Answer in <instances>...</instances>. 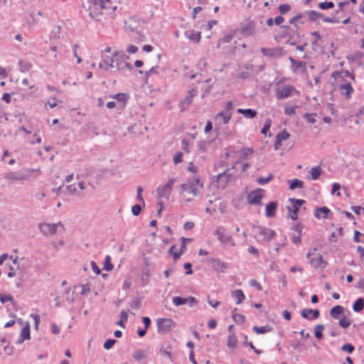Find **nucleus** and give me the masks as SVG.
<instances>
[{"label":"nucleus","instance_id":"4","mask_svg":"<svg viewBox=\"0 0 364 364\" xmlns=\"http://www.w3.org/2000/svg\"><path fill=\"white\" fill-rule=\"evenodd\" d=\"M292 207H287L288 216L293 220L298 219V211L300 207L305 203V200L302 199L289 198Z\"/></svg>","mask_w":364,"mask_h":364},{"label":"nucleus","instance_id":"41","mask_svg":"<svg viewBox=\"0 0 364 364\" xmlns=\"http://www.w3.org/2000/svg\"><path fill=\"white\" fill-rule=\"evenodd\" d=\"M289 134L288 132H287L285 130L282 131V132H279L277 136H276V139H278L279 141H285L287 139H289Z\"/></svg>","mask_w":364,"mask_h":364},{"label":"nucleus","instance_id":"56","mask_svg":"<svg viewBox=\"0 0 364 364\" xmlns=\"http://www.w3.org/2000/svg\"><path fill=\"white\" fill-rule=\"evenodd\" d=\"M116 343V340L114 339H107L105 343H104V348L107 350H109L113 346L114 344Z\"/></svg>","mask_w":364,"mask_h":364},{"label":"nucleus","instance_id":"32","mask_svg":"<svg viewBox=\"0 0 364 364\" xmlns=\"http://www.w3.org/2000/svg\"><path fill=\"white\" fill-rule=\"evenodd\" d=\"M237 339L235 334H231L228 337L227 346L228 348H235L237 346Z\"/></svg>","mask_w":364,"mask_h":364},{"label":"nucleus","instance_id":"42","mask_svg":"<svg viewBox=\"0 0 364 364\" xmlns=\"http://www.w3.org/2000/svg\"><path fill=\"white\" fill-rule=\"evenodd\" d=\"M132 38L139 42H143L146 41V36L141 31H136L133 33Z\"/></svg>","mask_w":364,"mask_h":364},{"label":"nucleus","instance_id":"44","mask_svg":"<svg viewBox=\"0 0 364 364\" xmlns=\"http://www.w3.org/2000/svg\"><path fill=\"white\" fill-rule=\"evenodd\" d=\"M113 265L111 263V257L109 255H107L105 257V261L104 262V269L106 271H111L113 269Z\"/></svg>","mask_w":364,"mask_h":364},{"label":"nucleus","instance_id":"48","mask_svg":"<svg viewBox=\"0 0 364 364\" xmlns=\"http://www.w3.org/2000/svg\"><path fill=\"white\" fill-rule=\"evenodd\" d=\"M195 96V90H191L188 92V96L183 100V102L186 105H189L192 102V99Z\"/></svg>","mask_w":364,"mask_h":364},{"label":"nucleus","instance_id":"59","mask_svg":"<svg viewBox=\"0 0 364 364\" xmlns=\"http://www.w3.org/2000/svg\"><path fill=\"white\" fill-rule=\"evenodd\" d=\"M311 314V309H304L301 312V315L303 318L311 320V317L309 315Z\"/></svg>","mask_w":364,"mask_h":364},{"label":"nucleus","instance_id":"14","mask_svg":"<svg viewBox=\"0 0 364 364\" xmlns=\"http://www.w3.org/2000/svg\"><path fill=\"white\" fill-rule=\"evenodd\" d=\"M339 90H341V94L347 99L350 97L351 94L353 92V88L350 82H346L339 85Z\"/></svg>","mask_w":364,"mask_h":364},{"label":"nucleus","instance_id":"15","mask_svg":"<svg viewBox=\"0 0 364 364\" xmlns=\"http://www.w3.org/2000/svg\"><path fill=\"white\" fill-rule=\"evenodd\" d=\"M241 33L247 36H253L255 34V23L253 21L248 22L241 30Z\"/></svg>","mask_w":364,"mask_h":364},{"label":"nucleus","instance_id":"33","mask_svg":"<svg viewBox=\"0 0 364 364\" xmlns=\"http://www.w3.org/2000/svg\"><path fill=\"white\" fill-rule=\"evenodd\" d=\"M289 188L291 190H294L296 188H303V185H304L303 181H301L297 178H294L291 181H289Z\"/></svg>","mask_w":364,"mask_h":364},{"label":"nucleus","instance_id":"47","mask_svg":"<svg viewBox=\"0 0 364 364\" xmlns=\"http://www.w3.org/2000/svg\"><path fill=\"white\" fill-rule=\"evenodd\" d=\"M350 323V321L348 320L346 316H343V318L339 319L338 322L339 326L344 328L349 327Z\"/></svg>","mask_w":364,"mask_h":364},{"label":"nucleus","instance_id":"20","mask_svg":"<svg viewBox=\"0 0 364 364\" xmlns=\"http://www.w3.org/2000/svg\"><path fill=\"white\" fill-rule=\"evenodd\" d=\"M344 312V308L342 306L337 305L331 309L330 315L334 319H338L340 316Z\"/></svg>","mask_w":364,"mask_h":364},{"label":"nucleus","instance_id":"29","mask_svg":"<svg viewBox=\"0 0 364 364\" xmlns=\"http://www.w3.org/2000/svg\"><path fill=\"white\" fill-rule=\"evenodd\" d=\"M322 173V169L320 166H314L311 169V179L317 180Z\"/></svg>","mask_w":364,"mask_h":364},{"label":"nucleus","instance_id":"30","mask_svg":"<svg viewBox=\"0 0 364 364\" xmlns=\"http://www.w3.org/2000/svg\"><path fill=\"white\" fill-rule=\"evenodd\" d=\"M30 326H29V323H27L26 326L25 327H23L21 331V336L22 338V341L21 342L23 341V340H28L30 338ZM18 343H21V341H19Z\"/></svg>","mask_w":364,"mask_h":364},{"label":"nucleus","instance_id":"31","mask_svg":"<svg viewBox=\"0 0 364 364\" xmlns=\"http://www.w3.org/2000/svg\"><path fill=\"white\" fill-rule=\"evenodd\" d=\"M231 116L232 113L220 112L215 116V119H222L224 124H228L231 118Z\"/></svg>","mask_w":364,"mask_h":364},{"label":"nucleus","instance_id":"37","mask_svg":"<svg viewBox=\"0 0 364 364\" xmlns=\"http://www.w3.org/2000/svg\"><path fill=\"white\" fill-rule=\"evenodd\" d=\"M186 35L190 39L191 41L198 43L200 40V32H192L191 34L188 35L187 33H186Z\"/></svg>","mask_w":364,"mask_h":364},{"label":"nucleus","instance_id":"57","mask_svg":"<svg viewBox=\"0 0 364 364\" xmlns=\"http://www.w3.org/2000/svg\"><path fill=\"white\" fill-rule=\"evenodd\" d=\"M291 7L289 4H281L279 6V10L282 14H284L290 10Z\"/></svg>","mask_w":364,"mask_h":364},{"label":"nucleus","instance_id":"39","mask_svg":"<svg viewBox=\"0 0 364 364\" xmlns=\"http://www.w3.org/2000/svg\"><path fill=\"white\" fill-rule=\"evenodd\" d=\"M150 273L149 271L143 272L141 274V285L146 286L149 283Z\"/></svg>","mask_w":364,"mask_h":364},{"label":"nucleus","instance_id":"3","mask_svg":"<svg viewBox=\"0 0 364 364\" xmlns=\"http://www.w3.org/2000/svg\"><path fill=\"white\" fill-rule=\"evenodd\" d=\"M125 54L122 52H115L110 58L108 57V65L110 69L119 70L122 68L123 64L126 66L128 63L124 62Z\"/></svg>","mask_w":364,"mask_h":364},{"label":"nucleus","instance_id":"43","mask_svg":"<svg viewBox=\"0 0 364 364\" xmlns=\"http://www.w3.org/2000/svg\"><path fill=\"white\" fill-rule=\"evenodd\" d=\"M316 115L317 114L316 113H311V114L306 113L304 114V117L308 123L314 124L316 122V120L315 119V117Z\"/></svg>","mask_w":364,"mask_h":364},{"label":"nucleus","instance_id":"63","mask_svg":"<svg viewBox=\"0 0 364 364\" xmlns=\"http://www.w3.org/2000/svg\"><path fill=\"white\" fill-rule=\"evenodd\" d=\"M81 292L80 294L82 295H85L87 293L90 292V285L88 284H82L81 285Z\"/></svg>","mask_w":364,"mask_h":364},{"label":"nucleus","instance_id":"25","mask_svg":"<svg viewBox=\"0 0 364 364\" xmlns=\"http://www.w3.org/2000/svg\"><path fill=\"white\" fill-rule=\"evenodd\" d=\"M156 193L159 198H165L166 199H168L171 196V191L168 189H165V186H163L162 188H157Z\"/></svg>","mask_w":364,"mask_h":364},{"label":"nucleus","instance_id":"51","mask_svg":"<svg viewBox=\"0 0 364 364\" xmlns=\"http://www.w3.org/2000/svg\"><path fill=\"white\" fill-rule=\"evenodd\" d=\"M142 192H143V188L141 186H138L137 187L136 200L139 202H142L143 205L144 206L145 202H144L143 196H142Z\"/></svg>","mask_w":364,"mask_h":364},{"label":"nucleus","instance_id":"35","mask_svg":"<svg viewBox=\"0 0 364 364\" xmlns=\"http://www.w3.org/2000/svg\"><path fill=\"white\" fill-rule=\"evenodd\" d=\"M172 301L175 306H178L181 305L186 304H187V298L185 299V298L180 297V296H174L172 299Z\"/></svg>","mask_w":364,"mask_h":364},{"label":"nucleus","instance_id":"36","mask_svg":"<svg viewBox=\"0 0 364 364\" xmlns=\"http://www.w3.org/2000/svg\"><path fill=\"white\" fill-rule=\"evenodd\" d=\"M308 14H309V20L311 21H315L319 18H323V16L322 14L317 12L316 11H310L308 12Z\"/></svg>","mask_w":364,"mask_h":364},{"label":"nucleus","instance_id":"60","mask_svg":"<svg viewBox=\"0 0 364 364\" xmlns=\"http://www.w3.org/2000/svg\"><path fill=\"white\" fill-rule=\"evenodd\" d=\"M182 156L183 154L181 152H178L176 154V155L173 156V163L175 164H178L182 161Z\"/></svg>","mask_w":364,"mask_h":364},{"label":"nucleus","instance_id":"12","mask_svg":"<svg viewBox=\"0 0 364 364\" xmlns=\"http://www.w3.org/2000/svg\"><path fill=\"white\" fill-rule=\"evenodd\" d=\"M215 235L218 236V240L223 243H228L232 240V237L225 232V230L219 227L215 230Z\"/></svg>","mask_w":364,"mask_h":364},{"label":"nucleus","instance_id":"49","mask_svg":"<svg viewBox=\"0 0 364 364\" xmlns=\"http://www.w3.org/2000/svg\"><path fill=\"white\" fill-rule=\"evenodd\" d=\"M273 176L272 174H269L267 177L266 178H264V177H259L257 179V182L259 183V184H265V183H267L268 182H269L272 178Z\"/></svg>","mask_w":364,"mask_h":364},{"label":"nucleus","instance_id":"53","mask_svg":"<svg viewBox=\"0 0 364 364\" xmlns=\"http://www.w3.org/2000/svg\"><path fill=\"white\" fill-rule=\"evenodd\" d=\"M141 206L140 205H134L132 206V213L134 215V216H137L139 215V213H141Z\"/></svg>","mask_w":364,"mask_h":364},{"label":"nucleus","instance_id":"5","mask_svg":"<svg viewBox=\"0 0 364 364\" xmlns=\"http://www.w3.org/2000/svg\"><path fill=\"white\" fill-rule=\"evenodd\" d=\"M156 323L158 332L161 334L167 333L175 326V323L171 318H159Z\"/></svg>","mask_w":364,"mask_h":364},{"label":"nucleus","instance_id":"34","mask_svg":"<svg viewBox=\"0 0 364 364\" xmlns=\"http://www.w3.org/2000/svg\"><path fill=\"white\" fill-rule=\"evenodd\" d=\"M323 329L324 326L323 324H317L314 327V335L318 340L321 339L323 337L322 331Z\"/></svg>","mask_w":364,"mask_h":364},{"label":"nucleus","instance_id":"8","mask_svg":"<svg viewBox=\"0 0 364 364\" xmlns=\"http://www.w3.org/2000/svg\"><path fill=\"white\" fill-rule=\"evenodd\" d=\"M256 235L261 239L270 240L274 235L275 232L271 229L259 226L255 228Z\"/></svg>","mask_w":364,"mask_h":364},{"label":"nucleus","instance_id":"11","mask_svg":"<svg viewBox=\"0 0 364 364\" xmlns=\"http://www.w3.org/2000/svg\"><path fill=\"white\" fill-rule=\"evenodd\" d=\"M295 88L290 85H285L282 88L277 90L276 92L277 98L279 100L289 97Z\"/></svg>","mask_w":364,"mask_h":364},{"label":"nucleus","instance_id":"21","mask_svg":"<svg viewBox=\"0 0 364 364\" xmlns=\"http://www.w3.org/2000/svg\"><path fill=\"white\" fill-rule=\"evenodd\" d=\"M231 296L236 299V304H241L245 299L243 291L240 289L232 291Z\"/></svg>","mask_w":364,"mask_h":364},{"label":"nucleus","instance_id":"24","mask_svg":"<svg viewBox=\"0 0 364 364\" xmlns=\"http://www.w3.org/2000/svg\"><path fill=\"white\" fill-rule=\"evenodd\" d=\"M237 112L248 119H252L257 116V112L252 109H238Z\"/></svg>","mask_w":364,"mask_h":364},{"label":"nucleus","instance_id":"9","mask_svg":"<svg viewBox=\"0 0 364 364\" xmlns=\"http://www.w3.org/2000/svg\"><path fill=\"white\" fill-rule=\"evenodd\" d=\"M260 50L264 56L269 58H279L282 55V48L279 47L272 48H262Z\"/></svg>","mask_w":364,"mask_h":364},{"label":"nucleus","instance_id":"16","mask_svg":"<svg viewBox=\"0 0 364 364\" xmlns=\"http://www.w3.org/2000/svg\"><path fill=\"white\" fill-rule=\"evenodd\" d=\"M310 263L315 268L323 269L326 267L327 263L323 259L321 255H318L317 257L310 259Z\"/></svg>","mask_w":364,"mask_h":364},{"label":"nucleus","instance_id":"2","mask_svg":"<svg viewBox=\"0 0 364 364\" xmlns=\"http://www.w3.org/2000/svg\"><path fill=\"white\" fill-rule=\"evenodd\" d=\"M203 186V184L200 182V179L196 178L188 181L187 183L181 184L180 193L181 195H183L186 202H191L192 197L200 195Z\"/></svg>","mask_w":364,"mask_h":364},{"label":"nucleus","instance_id":"38","mask_svg":"<svg viewBox=\"0 0 364 364\" xmlns=\"http://www.w3.org/2000/svg\"><path fill=\"white\" fill-rule=\"evenodd\" d=\"M133 357L136 360L139 361L141 360L145 359L146 355L144 350H138L133 353Z\"/></svg>","mask_w":364,"mask_h":364},{"label":"nucleus","instance_id":"7","mask_svg":"<svg viewBox=\"0 0 364 364\" xmlns=\"http://www.w3.org/2000/svg\"><path fill=\"white\" fill-rule=\"evenodd\" d=\"M58 227H61L63 228V225L60 223H41L39 224L40 230L46 236L53 235L57 232Z\"/></svg>","mask_w":364,"mask_h":364},{"label":"nucleus","instance_id":"40","mask_svg":"<svg viewBox=\"0 0 364 364\" xmlns=\"http://www.w3.org/2000/svg\"><path fill=\"white\" fill-rule=\"evenodd\" d=\"M252 153H253L252 149H250V148L242 149V154L240 155V159L242 160H246L249 156L252 154Z\"/></svg>","mask_w":364,"mask_h":364},{"label":"nucleus","instance_id":"52","mask_svg":"<svg viewBox=\"0 0 364 364\" xmlns=\"http://www.w3.org/2000/svg\"><path fill=\"white\" fill-rule=\"evenodd\" d=\"M341 350L351 353L354 350V346L350 343H345L341 347Z\"/></svg>","mask_w":364,"mask_h":364},{"label":"nucleus","instance_id":"61","mask_svg":"<svg viewBox=\"0 0 364 364\" xmlns=\"http://www.w3.org/2000/svg\"><path fill=\"white\" fill-rule=\"evenodd\" d=\"M297 107V106L294 107H287L284 109V113L287 115H293L295 112V109Z\"/></svg>","mask_w":364,"mask_h":364},{"label":"nucleus","instance_id":"55","mask_svg":"<svg viewBox=\"0 0 364 364\" xmlns=\"http://www.w3.org/2000/svg\"><path fill=\"white\" fill-rule=\"evenodd\" d=\"M271 124H272V121L270 119H267L265 122H264V125L262 129V133L263 134H267V132L269 129L270 127H271Z\"/></svg>","mask_w":364,"mask_h":364},{"label":"nucleus","instance_id":"58","mask_svg":"<svg viewBox=\"0 0 364 364\" xmlns=\"http://www.w3.org/2000/svg\"><path fill=\"white\" fill-rule=\"evenodd\" d=\"M47 55H50L53 59H56L58 57L57 55V47L53 46L50 48V50L47 53Z\"/></svg>","mask_w":364,"mask_h":364},{"label":"nucleus","instance_id":"19","mask_svg":"<svg viewBox=\"0 0 364 364\" xmlns=\"http://www.w3.org/2000/svg\"><path fill=\"white\" fill-rule=\"evenodd\" d=\"M277 208V203L276 202H270L266 206V216L268 218H272L275 216V211Z\"/></svg>","mask_w":364,"mask_h":364},{"label":"nucleus","instance_id":"54","mask_svg":"<svg viewBox=\"0 0 364 364\" xmlns=\"http://www.w3.org/2000/svg\"><path fill=\"white\" fill-rule=\"evenodd\" d=\"M61 27L60 26H58L55 28V29L51 33V37L55 39L60 38Z\"/></svg>","mask_w":364,"mask_h":364},{"label":"nucleus","instance_id":"45","mask_svg":"<svg viewBox=\"0 0 364 364\" xmlns=\"http://www.w3.org/2000/svg\"><path fill=\"white\" fill-rule=\"evenodd\" d=\"M333 6L334 4L332 1H324L318 4V7L323 10L332 9Z\"/></svg>","mask_w":364,"mask_h":364},{"label":"nucleus","instance_id":"26","mask_svg":"<svg viewBox=\"0 0 364 364\" xmlns=\"http://www.w3.org/2000/svg\"><path fill=\"white\" fill-rule=\"evenodd\" d=\"M253 331L258 334L266 333L272 331V328L269 325L263 326H254Z\"/></svg>","mask_w":364,"mask_h":364},{"label":"nucleus","instance_id":"10","mask_svg":"<svg viewBox=\"0 0 364 364\" xmlns=\"http://www.w3.org/2000/svg\"><path fill=\"white\" fill-rule=\"evenodd\" d=\"M262 191L260 188L251 191L247 196L248 203L252 205H259L262 198Z\"/></svg>","mask_w":364,"mask_h":364},{"label":"nucleus","instance_id":"18","mask_svg":"<svg viewBox=\"0 0 364 364\" xmlns=\"http://www.w3.org/2000/svg\"><path fill=\"white\" fill-rule=\"evenodd\" d=\"M289 60L291 62L292 67L294 68V72H296L299 68H301L302 69V72L305 73V71H306V62L297 61V60H294L291 57H289Z\"/></svg>","mask_w":364,"mask_h":364},{"label":"nucleus","instance_id":"23","mask_svg":"<svg viewBox=\"0 0 364 364\" xmlns=\"http://www.w3.org/2000/svg\"><path fill=\"white\" fill-rule=\"evenodd\" d=\"M330 213V210L323 206V207H321V208H316L314 211V216L315 218H316L317 219H320L321 218V213L323 214V218H328V214Z\"/></svg>","mask_w":364,"mask_h":364},{"label":"nucleus","instance_id":"13","mask_svg":"<svg viewBox=\"0 0 364 364\" xmlns=\"http://www.w3.org/2000/svg\"><path fill=\"white\" fill-rule=\"evenodd\" d=\"M208 260L212 263L213 268L216 271H220L223 272L224 269L228 268V264L225 262L217 258L212 257L209 258Z\"/></svg>","mask_w":364,"mask_h":364},{"label":"nucleus","instance_id":"6","mask_svg":"<svg viewBox=\"0 0 364 364\" xmlns=\"http://www.w3.org/2000/svg\"><path fill=\"white\" fill-rule=\"evenodd\" d=\"M230 169H227L223 173L217 175V181L218 186L224 188L229 182H232L235 179V176L229 173Z\"/></svg>","mask_w":364,"mask_h":364},{"label":"nucleus","instance_id":"27","mask_svg":"<svg viewBox=\"0 0 364 364\" xmlns=\"http://www.w3.org/2000/svg\"><path fill=\"white\" fill-rule=\"evenodd\" d=\"M364 307V299H358L353 305V309L355 312H360L363 309Z\"/></svg>","mask_w":364,"mask_h":364},{"label":"nucleus","instance_id":"1","mask_svg":"<svg viewBox=\"0 0 364 364\" xmlns=\"http://www.w3.org/2000/svg\"><path fill=\"white\" fill-rule=\"evenodd\" d=\"M90 4L88 9L90 16L93 19L100 21L99 16L104 11H110L111 9H115L116 6H112V2L110 0H89Z\"/></svg>","mask_w":364,"mask_h":364},{"label":"nucleus","instance_id":"62","mask_svg":"<svg viewBox=\"0 0 364 364\" xmlns=\"http://www.w3.org/2000/svg\"><path fill=\"white\" fill-rule=\"evenodd\" d=\"M0 301L4 304L7 301H12L13 297L11 295L0 294Z\"/></svg>","mask_w":364,"mask_h":364},{"label":"nucleus","instance_id":"50","mask_svg":"<svg viewBox=\"0 0 364 364\" xmlns=\"http://www.w3.org/2000/svg\"><path fill=\"white\" fill-rule=\"evenodd\" d=\"M66 191L70 193V195H74L77 192V187L76 184H71L69 186H67L66 187Z\"/></svg>","mask_w":364,"mask_h":364},{"label":"nucleus","instance_id":"17","mask_svg":"<svg viewBox=\"0 0 364 364\" xmlns=\"http://www.w3.org/2000/svg\"><path fill=\"white\" fill-rule=\"evenodd\" d=\"M110 97L116 100L118 102H121L122 107H125L127 102L129 98V95L127 93L120 92L114 95L110 96Z\"/></svg>","mask_w":364,"mask_h":364},{"label":"nucleus","instance_id":"64","mask_svg":"<svg viewBox=\"0 0 364 364\" xmlns=\"http://www.w3.org/2000/svg\"><path fill=\"white\" fill-rule=\"evenodd\" d=\"M250 284L252 287H254L257 288L259 291L262 290L261 284L258 282H257L255 279H251L250 281Z\"/></svg>","mask_w":364,"mask_h":364},{"label":"nucleus","instance_id":"46","mask_svg":"<svg viewBox=\"0 0 364 364\" xmlns=\"http://www.w3.org/2000/svg\"><path fill=\"white\" fill-rule=\"evenodd\" d=\"M233 320L238 324H242L245 322V317L242 314H235L232 315Z\"/></svg>","mask_w":364,"mask_h":364},{"label":"nucleus","instance_id":"22","mask_svg":"<svg viewBox=\"0 0 364 364\" xmlns=\"http://www.w3.org/2000/svg\"><path fill=\"white\" fill-rule=\"evenodd\" d=\"M4 178L8 180L13 181H23L27 179V176L26 175L22 174H16L14 172H9L5 174Z\"/></svg>","mask_w":364,"mask_h":364},{"label":"nucleus","instance_id":"28","mask_svg":"<svg viewBox=\"0 0 364 364\" xmlns=\"http://www.w3.org/2000/svg\"><path fill=\"white\" fill-rule=\"evenodd\" d=\"M99 68L105 71L109 70L110 68L108 65V56L105 55L103 53L101 54V62L99 63Z\"/></svg>","mask_w":364,"mask_h":364}]
</instances>
